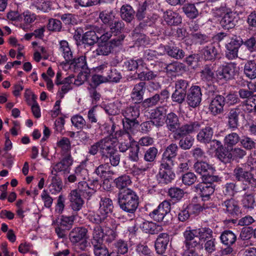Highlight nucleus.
<instances>
[{
	"mask_svg": "<svg viewBox=\"0 0 256 256\" xmlns=\"http://www.w3.org/2000/svg\"><path fill=\"white\" fill-rule=\"evenodd\" d=\"M202 92L200 87L196 85L192 86L188 90L186 102L188 106L193 108L198 107L202 100Z\"/></svg>",
	"mask_w": 256,
	"mask_h": 256,
	"instance_id": "nucleus-7",
	"label": "nucleus"
},
{
	"mask_svg": "<svg viewBox=\"0 0 256 256\" xmlns=\"http://www.w3.org/2000/svg\"><path fill=\"white\" fill-rule=\"evenodd\" d=\"M124 119L137 120L140 116V110L136 106L127 107L124 113Z\"/></svg>",
	"mask_w": 256,
	"mask_h": 256,
	"instance_id": "nucleus-51",
	"label": "nucleus"
},
{
	"mask_svg": "<svg viewBox=\"0 0 256 256\" xmlns=\"http://www.w3.org/2000/svg\"><path fill=\"white\" fill-rule=\"evenodd\" d=\"M106 164L110 163L112 166H116L118 165L120 161V156L115 148L112 141L110 142L108 149L102 156V158Z\"/></svg>",
	"mask_w": 256,
	"mask_h": 256,
	"instance_id": "nucleus-11",
	"label": "nucleus"
},
{
	"mask_svg": "<svg viewBox=\"0 0 256 256\" xmlns=\"http://www.w3.org/2000/svg\"><path fill=\"white\" fill-rule=\"evenodd\" d=\"M179 148L176 144H169L164 150L162 156L168 160H173L178 155Z\"/></svg>",
	"mask_w": 256,
	"mask_h": 256,
	"instance_id": "nucleus-39",
	"label": "nucleus"
},
{
	"mask_svg": "<svg viewBox=\"0 0 256 256\" xmlns=\"http://www.w3.org/2000/svg\"><path fill=\"white\" fill-rule=\"evenodd\" d=\"M135 74L137 76L135 75L131 76L132 80H138L140 82H144L154 80L158 76V72L152 71L146 66L142 70L136 72Z\"/></svg>",
	"mask_w": 256,
	"mask_h": 256,
	"instance_id": "nucleus-19",
	"label": "nucleus"
},
{
	"mask_svg": "<svg viewBox=\"0 0 256 256\" xmlns=\"http://www.w3.org/2000/svg\"><path fill=\"white\" fill-rule=\"evenodd\" d=\"M216 185H208L205 183L200 182L194 186L196 192H198L204 201L208 200L215 190Z\"/></svg>",
	"mask_w": 256,
	"mask_h": 256,
	"instance_id": "nucleus-16",
	"label": "nucleus"
},
{
	"mask_svg": "<svg viewBox=\"0 0 256 256\" xmlns=\"http://www.w3.org/2000/svg\"><path fill=\"white\" fill-rule=\"evenodd\" d=\"M164 18L166 24L170 26H178L182 23L181 16L172 10L166 11Z\"/></svg>",
	"mask_w": 256,
	"mask_h": 256,
	"instance_id": "nucleus-34",
	"label": "nucleus"
},
{
	"mask_svg": "<svg viewBox=\"0 0 256 256\" xmlns=\"http://www.w3.org/2000/svg\"><path fill=\"white\" fill-rule=\"evenodd\" d=\"M170 203L168 200H164L156 209L150 212L149 216L156 221L168 224L172 218L170 214Z\"/></svg>",
	"mask_w": 256,
	"mask_h": 256,
	"instance_id": "nucleus-3",
	"label": "nucleus"
},
{
	"mask_svg": "<svg viewBox=\"0 0 256 256\" xmlns=\"http://www.w3.org/2000/svg\"><path fill=\"white\" fill-rule=\"evenodd\" d=\"M160 46L164 48V52L171 58L176 60L182 59L185 56L184 52L179 48L170 45L162 46Z\"/></svg>",
	"mask_w": 256,
	"mask_h": 256,
	"instance_id": "nucleus-25",
	"label": "nucleus"
},
{
	"mask_svg": "<svg viewBox=\"0 0 256 256\" xmlns=\"http://www.w3.org/2000/svg\"><path fill=\"white\" fill-rule=\"evenodd\" d=\"M116 187L120 190V191L129 189L127 187L130 184L132 181L130 176L124 174L116 178L114 180Z\"/></svg>",
	"mask_w": 256,
	"mask_h": 256,
	"instance_id": "nucleus-38",
	"label": "nucleus"
},
{
	"mask_svg": "<svg viewBox=\"0 0 256 256\" xmlns=\"http://www.w3.org/2000/svg\"><path fill=\"white\" fill-rule=\"evenodd\" d=\"M139 24L136 27L134 30V32L135 34H140L142 32H144L150 26L152 22L150 19L148 18L144 19L140 21Z\"/></svg>",
	"mask_w": 256,
	"mask_h": 256,
	"instance_id": "nucleus-54",
	"label": "nucleus"
},
{
	"mask_svg": "<svg viewBox=\"0 0 256 256\" xmlns=\"http://www.w3.org/2000/svg\"><path fill=\"white\" fill-rule=\"evenodd\" d=\"M145 91V82H140L134 86L132 92L131 98L135 104H142Z\"/></svg>",
	"mask_w": 256,
	"mask_h": 256,
	"instance_id": "nucleus-20",
	"label": "nucleus"
},
{
	"mask_svg": "<svg viewBox=\"0 0 256 256\" xmlns=\"http://www.w3.org/2000/svg\"><path fill=\"white\" fill-rule=\"evenodd\" d=\"M120 12L122 20L130 23L134 18L136 12L131 6L126 4L122 6Z\"/></svg>",
	"mask_w": 256,
	"mask_h": 256,
	"instance_id": "nucleus-28",
	"label": "nucleus"
},
{
	"mask_svg": "<svg viewBox=\"0 0 256 256\" xmlns=\"http://www.w3.org/2000/svg\"><path fill=\"white\" fill-rule=\"evenodd\" d=\"M60 50L62 52L64 58L67 63L69 62L73 58L72 52L69 46L68 43L66 40H61L60 42Z\"/></svg>",
	"mask_w": 256,
	"mask_h": 256,
	"instance_id": "nucleus-45",
	"label": "nucleus"
},
{
	"mask_svg": "<svg viewBox=\"0 0 256 256\" xmlns=\"http://www.w3.org/2000/svg\"><path fill=\"white\" fill-rule=\"evenodd\" d=\"M146 65L144 60L142 58H138L136 60L131 58L126 60L124 62L123 68L128 71H134L137 70L140 67H144Z\"/></svg>",
	"mask_w": 256,
	"mask_h": 256,
	"instance_id": "nucleus-29",
	"label": "nucleus"
},
{
	"mask_svg": "<svg viewBox=\"0 0 256 256\" xmlns=\"http://www.w3.org/2000/svg\"><path fill=\"white\" fill-rule=\"evenodd\" d=\"M141 149L138 145L136 144V142L133 144V146L130 148V152L128 154L129 159L134 162H137L139 160V153L140 152Z\"/></svg>",
	"mask_w": 256,
	"mask_h": 256,
	"instance_id": "nucleus-60",
	"label": "nucleus"
},
{
	"mask_svg": "<svg viewBox=\"0 0 256 256\" xmlns=\"http://www.w3.org/2000/svg\"><path fill=\"white\" fill-rule=\"evenodd\" d=\"M157 176L160 182L168 184L174 179L175 174L173 171H159Z\"/></svg>",
	"mask_w": 256,
	"mask_h": 256,
	"instance_id": "nucleus-41",
	"label": "nucleus"
},
{
	"mask_svg": "<svg viewBox=\"0 0 256 256\" xmlns=\"http://www.w3.org/2000/svg\"><path fill=\"white\" fill-rule=\"evenodd\" d=\"M237 21L234 12L230 10L226 12L220 21V26L225 30H230L234 28Z\"/></svg>",
	"mask_w": 256,
	"mask_h": 256,
	"instance_id": "nucleus-21",
	"label": "nucleus"
},
{
	"mask_svg": "<svg viewBox=\"0 0 256 256\" xmlns=\"http://www.w3.org/2000/svg\"><path fill=\"white\" fill-rule=\"evenodd\" d=\"M108 82L118 83L122 78L121 73L116 69H109L106 76Z\"/></svg>",
	"mask_w": 256,
	"mask_h": 256,
	"instance_id": "nucleus-53",
	"label": "nucleus"
},
{
	"mask_svg": "<svg viewBox=\"0 0 256 256\" xmlns=\"http://www.w3.org/2000/svg\"><path fill=\"white\" fill-rule=\"evenodd\" d=\"M242 204L244 208L252 210L256 206V202L254 196L252 194H245L242 200Z\"/></svg>",
	"mask_w": 256,
	"mask_h": 256,
	"instance_id": "nucleus-42",
	"label": "nucleus"
},
{
	"mask_svg": "<svg viewBox=\"0 0 256 256\" xmlns=\"http://www.w3.org/2000/svg\"><path fill=\"white\" fill-rule=\"evenodd\" d=\"M99 18L105 24L108 26L116 18L112 10H104L100 12Z\"/></svg>",
	"mask_w": 256,
	"mask_h": 256,
	"instance_id": "nucleus-40",
	"label": "nucleus"
},
{
	"mask_svg": "<svg viewBox=\"0 0 256 256\" xmlns=\"http://www.w3.org/2000/svg\"><path fill=\"white\" fill-rule=\"evenodd\" d=\"M186 249L184 252L183 256H198L194 248L201 249L202 244L197 242L196 241H184Z\"/></svg>",
	"mask_w": 256,
	"mask_h": 256,
	"instance_id": "nucleus-35",
	"label": "nucleus"
},
{
	"mask_svg": "<svg viewBox=\"0 0 256 256\" xmlns=\"http://www.w3.org/2000/svg\"><path fill=\"white\" fill-rule=\"evenodd\" d=\"M201 54L206 61L214 62L219 56L218 48L212 44L204 47L201 50Z\"/></svg>",
	"mask_w": 256,
	"mask_h": 256,
	"instance_id": "nucleus-18",
	"label": "nucleus"
},
{
	"mask_svg": "<svg viewBox=\"0 0 256 256\" xmlns=\"http://www.w3.org/2000/svg\"><path fill=\"white\" fill-rule=\"evenodd\" d=\"M159 102L160 95H158V94H156L153 96L144 100L141 105L143 108H146L157 105Z\"/></svg>",
	"mask_w": 256,
	"mask_h": 256,
	"instance_id": "nucleus-59",
	"label": "nucleus"
},
{
	"mask_svg": "<svg viewBox=\"0 0 256 256\" xmlns=\"http://www.w3.org/2000/svg\"><path fill=\"white\" fill-rule=\"evenodd\" d=\"M222 206L224 212L230 216L236 218L241 214L238 202L234 198L226 200L222 202Z\"/></svg>",
	"mask_w": 256,
	"mask_h": 256,
	"instance_id": "nucleus-12",
	"label": "nucleus"
},
{
	"mask_svg": "<svg viewBox=\"0 0 256 256\" xmlns=\"http://www.w3.org/2000/svg\"><path fill=\"white\" fill-rule=\"evenodd\" d=\"M236 64L230 62L219 68L216 72L218 79L228 81L234 78L236 75Z\"/></svg>",
	"mask_w": 256,
	"mask_h": 256,
	"instance_id": "nucleus-9",
	"label": "nucleus"
},
{
	"mask_svg": "<svg viewBox=\"0 0 256 256\" xmlns=\"http://www.w3.org/2000/svg\"><path fill=\"white\" fill-rule=\"evenodd\" d=\"M111 142L112 140L110 138L102 139L89 148L88 153L90 155L95 156L100 152L102 158V156L104 155Z\"/></svg>",
	"mask_w": 256,
	"mask_h": 256,
	"instance_id": "nucleus-13",
	"label": "nucleus"
},
{
	"mask_svg": "<svg viewBox=\"0 0 256 256\" xmlns=\"http://www.w3.org/2000/svg\"><path fill=\"white\" fill-rule=\"evenodd\" d=\"M214 128L215 126L213 124H206L197 134L198 140L204 144L210 142L214 136Z\"/></svg>",
	"mask_w": 256,
	"mask_h": 256,
	"instance_id": "nucleus-14",
	"label": "nucleus"
},
{
	"mask_svg": "<svg viewBox=\"0 0 256 256\" xmlns=\"http://www.w3.org/2000/svg\"><path fill=\"white\" fill-rule=\"evenodd\" d=\"M168 195L174 200H180L184 196V192L178 188H171L168 190Z\"/></svg>",
	"mask_w": 256,
	"mask_h": 256,
	"instance_id": "nucleus-61",
	"label": "nucleus"
},
{
	"mask_svg": "<svg viewBox=\"0 0 256 256\" xmlns=\"http://www.w3.org/2000/svg\"><path fill=\"white\" fill-rule=\"evenodd\" d=\"M88 217L89 220L92 222L97 224H101L106 226L108 225V222L110 220V216L102 212L100 210H98L95 214H89Z\"/></svg>",
	"mask_w": 256,
	"mask_h": 256,
	"instance_id": "nucleus-23",
	"label": "nucleus"
},
{
	"mask_svg": "<svg viewBox=\"0 0 256 256\" xmlns=\"http://www.w3.org/2000/svg\"><path fill=\"white\" fill-rule=\"evenodd\" d=\"M182 9L186 16L190 19L196 18L198 15V10L194 4H186Z\"/></svg>",
	"mask_w": 256,
	"mask_h": 256,
	"instance_id": "nucleus-44",
	"label": "nucleus"
},
{
	"mask_svg": "<svg viewBox=\"0 0 256 256\" xmlns=\"http://www.w3.org/2000/svg\"><path fill=\"white\" fill-rule=\"evenodd\" d=\"M125 38L124 34H120L112 39L109 42H98V48L96 50L98 55L108 56L113 52L114 48L122 45Z\"/></svg>",
	"mask_w": 256,
	"mask_h": 256,
	"instance_id": "nucleus-6",
	"label": "nucleus"
},
{
	"mask_svg": "<svg viewBox=\"0 0 256 256\" xmlns=\"http://www.w3.org/2000/svg\"><path fill=\"white\" fill-rule=\"evenodd\" d=\"M232 152V161L235 160L238 162L241 159H242L246 154L245 150L240 148H230Z\"/></svg>",
	"mask_w": 256,
	"mask_h": 256,
	"instance_id": "nucleus-58",
	"label": "nucleus"
},
{
	"mask_svg": "<svg viewBox=\"0 0 256 256\" xmlns=\"http://www.w3.org/2000/svg\"><path fill=\"white\" fill-rule=\"evenodd\" d=\"M158 150L156 147H150L144 152V160L148 162H154L158 154Z\"/></svg>",
	"mask_w": 256,
	"mask_h": 256,
	"instance_id": "nucleus-63",
	"label": "nucleus"
},
{
	"mask_svg": "<svg viewBox=\"0 0 256 256\" xmlns=\"http://www.w3.org/2000/svg\"><path fill=\"white\" fill-rule=\"evenodd\" d=\"M164 66H165L164 69L168 74L180 72L185 69L184 64L178 62H173L168 64L164 63Z\"/></svg>",
	"mask_w": 256,
	"mask_h": 256,
	"instance_id": "nucleus-43",
	"label": "nucleus"
},
{
	"mask_svg": "<svg viewBox=\"0 0 256 256\" xmlns=\"http://www.w3.org/2000/svg\"><path fill=\"white\" fill-rule=\"evenodd\" d=\"M183 136L180 138L179 146L184 150H187L190 149L192 146L194 139L190 136Z\"/></svg>",
	"mask_w": 256,
	"mask_h": 256,
	"instance_id": "nucleus-57",
	"label": "nucleus"
},
{
	"mask_svg": "<svg viewBox=\"0 0 256 256\" xmlns=\"http://www.w3.org/2000/svg\"><path fill=\"white\" fill-rule=\"evenodd\" d=\"M124 129L126 131L124 136L132 138L130 133H133L136 128L139 126V122L137 120H122Z\"/></svg>",
	"mask_w": 256,
	"mask_h": 256,
	"instance_id": "nucleus-33",
	"label": "nucleus"
},
{
	"mask_svg": "<svg viewBox=\"0 0 256 256\" xmlns=\"http://www.w3.org/2000/svg\"><path fill=\"white\" fill-rule=\"evenodd\" d=\"M113 209V203L110 198H101L98 210L110 216L112 213Z\"/></svg>",
	"mask_w": 256,
	"mask_h": 256,
	"instance_id": "nucleus-37",
	"label": "nucleus"
},
{
	"mask_svg": "<svg viewBox=\"0 0 256 256\" xmlns=\"http://www.w3.org/2000/svg\"><path fill=\"white\" fill-rule=\"evenodd\" d=\"M99 34H96V31L92 30L86 32L82 38V42L83 44L88 46H93L98 41Z\"/></svg>",
	"mask_w": 256,
	"mask_h": 256,
	"instance_id": "nucleus-31",
	"label": "nucleus"
},
{
	"mask_svg": "<svg viewBox=\"0 0 256 256\" xmlns=\"http://www.w3.org/2000/svg\"><path fill=\"white\" fill-rule=\"evenodd\" d=\"M190 82L188 80L180 79L174 82L175 90L186 94L189 89Z\"/></svg>",
	"mask_w": 256,
	"mask_h": 256,
	"instance_id": "nucleus-55",
	"label": "nucleus"
},
{
	"mask_svg": "<svg viewBox=\"0 0 256 256\" xmlns=\"http://www.w3.org/2000/svg\"><path fill=\"white\" fill-rule=\"evenodd\" d=\"M240 137L235 132H231L227 134L224 138V145L226 148H232L238 142H240Z\"/></svg>",
	"mask_w": 256,
	"mask_h": 256,
	"instance_id": "nucleus-36",
	"label": "nucleus"
},
{
	"mask_svg": "<svg viewBox=\"0 0 256 256\" xmlns=\"http://www.w3.org/2000/svg\"><path fill=\"white\" fill-rule=\"evenodd\" d=\"M75 190L80 194V196L86 198H90L96 192L94 187L90 186L85 181L79 182L78 188Z\"/></svg>",
	"mask_w": 256,
	"mask_h": 256,
	"instance_id": "nucleus-27",
	"label": "nucleus"
},
{
	"mask_svg": "<svg viewBox=\"0 0 256 256\" xmlns=\"http://www.w3.org/2000/svg\"><path fill=\"white\" fill-rule=\"evenodd\" d=\"M211 98L210 102L208 106V110L214 116H216L222 114L224 112V107L225 105L224 102V96L219 94H216L212 96H208Z\"/></svg>",
	"mask_w": 256,
	"mask_h": 256,
	"instance_id": "nucleus-10",
	"label": "nucleus"
},
{
	"mask_svg": "<svg viewBox=\"0 0 256 256\" xmlns=\"http://www.w3.org/2000/svg\"><path fill=\"white\" fill-rule=\"evenodd\" d=\"M218 158L224 164L230 163L232 162V152L230 149L223 148L216 152Z\"/></svg>",
	"mask_w": 256,
	"mask_h": 256,
	"instance_id": "nucleus-50",
	"label": "nucleus"
},
{
	"mask_svg": "<svg viewBox=\"0 0 256 256\" xmlns=\"http://www.w3.org/2000/svg\"><path fill=\"white\" fill-rule=\"evenodd\" d=\"M52 174L54 175L52 178V184L50 186V192L52 194H56L60 192L62 188V182L60 178L57 177L56 174L52 171Z\"/></svg>",
	"mask_w": 256,
	"mask_h": 256,
	"instance_id": "nucleus-47",
	"label": "nucleus"
},
{
	"mask_svg": "<svg viewBox=\"0 0 256 256\" xmlns=\"http://www.w3.org/2000/svg\"><path fill=\"white\" fill-rule=\"evenodd\" d=\"M76 216V214L74 213H73L72 216H62L60 226L63 229L69 230L73 224Z\"/></svg>",
	"mask_w": 256,
	"mask_h": 256,
	"instance_id": "nucleus-56",
	"label": "nucleus"
},
{
	"mask_svg": "<svg viewBox=\"0 0 256 256\" xmlns=\"http://www.w3.org/2000/svg\"><path fill=\"white\" fill-rule=\"evenodd\" d=\"M62 21L68 26L74 25L77 24L78 20L76 16L72 14H64L60 16Z\"/></svg>",
	"mask_w": 256,
	"mask_h": 256,
	"instance_id": "nucleus-62",
	"label": "nucleus"
},
{
	"mask_svg": "<svg viewBox=\"0 0 256 256\" xmlns=\"http://www.w3.org/2000/svg\"><path fill=\"white\" fill-rule=\"evenodd\" d=\"M118 204L123 211L134 214L139 204V198L131 189L122 190L118 194Z\"/></svg>",
	"mask_w": 256,
	"mask_h": 256,
	"instance_id": "nucleus-2",
	"label": "nucleus"
},
{
	"mask_svg": "<svg viewBox=\"0 0 256 256\" xmlns=\"http://www.w3.org/2000/svg\"><path fill=\"white\" fill-rule=\"evenodd\" d=\"M92 244L96 256H106L108 254V250L102 241H92Z\"/></svg>",
	"mask_w": 256,
	"mask_h": 256,
	"instance_id": "nucleus-48",
	"label": "nucleus"
},
{
	"mask_svg": "<svg viewBox=\"0 0 256 256\" xmlns=\"http://www.w3.org/2000/svg\"><path fill=\"white\" fill-rule=\"evenodd\" d=\"M88 230L83 227H78L72 229L69 233L70 239L75 240H86L89 238Z\"/></svg>",
	"mask_w": 256,
	"mask_h": 256,
	"instance_id": "nucleus-30",
	"label": "nucleus"
},
{
	"mask_svg": "<svg viewBox=\"0 0 256 256\" xmlns=\"http://www.w3.org/2000/svg\"><path fill=\"white\" fill-rule=\"evenodd\" d=\"M240 142L242 146L246 150H251L256 146V142L254 140L247 136H242L240 138Z\"/></svg>",
	"mask_w": 256,
	"mask_h": 256,
	"instance_id": "nucleus-64",
	"label": "nucleus"
},
{
	"mask_svg": "<svg viewBox=\"0 0 256 256\" xmlns=\"http://www.w3.org/2000/svg\"><path fill=\"white\" fill-rule=\"evenodd\" d=\"M244 72L250 80L256 78V62L255 60H248L244 65Z\"/></svg>",
	"mask_w": 256,
	"mask_h": 256,
	"instance_id": "nucleus-32",
	"label": "nucleus"
},
{
	"mask_svg": "<svg viewBox=\"0 0 256 256\" xmlns=\"http://www.w3.org/2000/svg\"><path fill=\"white\" fill-rule=\"evenodd\" d=\"M186 240H192L197 238L200 240H206L211 238V240H215L216 238L213 236V232L211 229L208 228H202L198 230H186L184 234Z\"/></svg>",
	"mask_w": 256,
	"mask_h": 256,
	"instance_id": "nucleus-8",
	"label": "nucleus"
},
{
	"mask_svg": "<svg viewBox=\"0 0 256 256\" xmlns=\"http://www.w3.org/2000/svg\"><path fill=\"white\" fill-rule=\"evenodd\" d=\"M72 158L70 154H67L62 160L56 164L53 167V172H66L68 170L70 166L72 164Z\"/></svg>",
	"mask_w": 256,
	"mask_h": 256,
	"instance_id": "nucleus-24",
	"label": "nucleus"
},
{
	"mask_svg": "<svg viewBox=\"0 0 256 256\" xmlns=\"http://www.w3.org/2000/svg\"><path fill=\"white\" fill-rule=\"evenodd\" d=\"M112 33L116 34L122 32L124 28V24L122 20L116 18L108 26Z\"/></svg>",
	"mask_w": 256,
	"mask_h": 256,
	"instance_id": "nucleus-52",
	"label": "nucleus"
},
{
	"mask_svg": "<svg viewBox=\"0 0 256 256\" xmlns=\"http://www.w3.org/2000/svg\"><path fill=\"white\" fill-rule=\"evenodd\" d=\"M167 115V109L166 106H160L153 110L150 118L157 127L162 126Z\"/></svg>",
	"mask_w": 256,
	"mask_h": 256,
	"instance_id": "nucleus-15",
	"label": "nucleus"
},
{
	"mask_svg": "<svg viewBox=\"0 0 256 256\" xmlns=\"http://www.w3.org/2000/svg\"><path fill=\"white\" fill-rule=\"evenodd\" d=\"M68 64L73 66L75 70L80 68L84 70L88 68L86 56H83L75 58H72Z\"/></svg>",
	"mask_w": 256,
	"mask_h": 256,
	"instance_id": "nucleus-46",
	"label": "nucleus"
},
{
	"mask_svg": "<svg viewBox=\"0 0 256 256\" xmlns=\"http://www.w3.org/2000/svg\"><path fill=\"white\" fill-rule=\"evenodd\" d=\"M141 229L146 233L154 234L157 233L160 227L152 222L144 221L140 225Z\"/></svg>",
	"mask_w": 256,
	"mask_h": 256,
	"instance_id": "nucleus-49",
	"label": "nucleus"
},
{
	"mask_svg": "<svg viewBox=\"0 0 256 256\" xmlns=\"http://www.w3.org/2000/svg\"><path fill=\"white\" fill-rule=\"evenodd\" d=\"M194 170L198 174H200L202 176L207 173H214L215 169L210 164L203 161H198L194 166Z\"/></svg>",
	"mask_w": 256,
	"mask_h": 256,
	"instance_id": "nucleus-26",
	"label": "nucleus"
},
{
	"mask_svg": "<svg viewBox=\"0 0 256 256\" xmlns=\"http://www.w3.org/2000/svg\"><path fill=\"white\" fill-rule=\"evenodd\" d=\"M200 77L202 82L205 84L203 86L207 90L208 96H212L217 89L214 84L215 76L210 65L206 64L200 72Z\"/></svg>",
	"mask_w": 256,
	"mask_h": 256,
	"instance_id": "nucleus-4",
	"label": "nucleus"
},
{
	"mask_svg": "<svg viewBox=\"0 0 256 256\" xmlns=\"http://www.w3.org/2000/svg\"><path fill=\"white\" fill-rule=\"evenodd\" d=\"M165 123L168 130L174 133V138L176 140L192 133L198 130L200 126L198 122H191L180 126L178 116L173 112L167 114Z\"/></svg>",
	"mask_w": 256,
	"mask_h": 256,
	"instance_id": "nucleus-1",
	"label": "nucleus"
},
{
	"mask_svg": "<svg viewBox=\"0 0 256 256\" xmlns=\"http://www.w3.org/2000/svg\"><path fill=\"white\" fill-rule=\"evenodd\" d=\"M232 175L236 180L242 182L245 186L252 188H256V178L254 174L240 166H237L234 168Z\"/></svg>",
	"mask_w": 256,
	"mask_h": 256,
	"instance_id": "nucleus-5",
	"label": "nucleus"
},
{
	"mask_svg": "<svg viewBox=\"0 0 256 256\" xmlns=\"http://www.w3.org/2000/svg\"><path fill=\"white\" fill-rule=\"evenodd\" d=\"M242 113L239 107L230 108L227 114V125L230 128L234 130L239 125L240 115Z\"/></svg>",
	"mask_w": 256,
	"mask_h": 256,
	"instance_id": "nucleus-17",
	"label": "nucleus"
},
{
	"mask_svg": "<svg viewBox=\"0 0 256 256\" xmlns=\"http://www.w3.org/2000/svg\"><path fill=\"white\" fill-rule=\"evenodd\" d=\"M80 194L78 191L72 190L69 195V200L70 202V206L76 214V212L80 210L84 203V200L81 198Z\"/></svg>",
	"mask_w": 256,
	"mask_h": 256,
	"instance_id": "nucleus-22",
	"label": "nucleus"
}]
</instances>
